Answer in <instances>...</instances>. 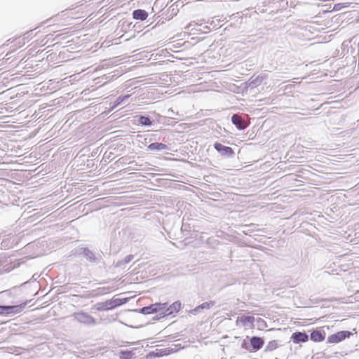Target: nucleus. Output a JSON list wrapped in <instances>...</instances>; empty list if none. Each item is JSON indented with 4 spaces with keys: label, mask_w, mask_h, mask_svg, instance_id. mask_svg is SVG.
<instances>
[{
    "label": "nucleus",
    "mask_w": 359,
    "mask_h": 359,
    "mask_svg": "<svg viewBox=\"0 0 359 359\" xmlns=\"http://www.w3.org/2000/svg\"><path fill=\"white\" fill-rule=\"evenodd\" d=\"M27 302L17 305H0V316H13L21 313L27 305Z\"/></svg>",
    "instance_id": "3"
},
{
    "label": "nucleus",
    "mask_w": 359,
    "mask_h": 359,
    "mask_svg": "<svg viewBox=\"0 0 359 359\" xmlns=\"http://www.w3.org/2000/svg\"><path fill=\"white\" fill-rule=\"evenodd\" d=\"M73 316L78 322L86 325H95L97 323L96 319L86 312L74 313Z\"/></svg>",
    "instance_id": "8"
},
{
    "label": "nucleus",
    "mask_w": 359,
    "mask_h": 359,
    "mask_svg": "<svg viewBox=\"0 0 359 359\" xmlns=\"http://www.w3.org/2000/svg\"><path fill=\"white\" fill-rule=\"evenodd\" d=\"M353 334L351 331L348 330H341L337 332L336 333L332 334L328 336L327 339V343L329 344H337L346 339L349 338L351 336H353Z\"/></svg>",
    "instance_id": "7"
},
{
    "label": "nucleus",
    "mask_w": 359,
    "mask_h": 359,
    "mask_svg": "<svg viewBox=\"0 0 359 359\" xmlns=\"http://www.w3.org/2000/svg\"><path fill=\"white\" fill-rule=\"evenodd\" d=\"M112 304L113 306H114V309L116 307H118L120 306H122L125 304H126L128 302V298H117V299H112Z\"/></svg>",
    "instance_id": "25"
},
{
    "label": "nucleus",
    "mask_w": 359,
    "mask_h": 359,
    "mask_svg": "<svg viewBox=\"0 0 359 359\" xmlns=\"http://www.w3.org/2000/svg\"><path fill=\"white\" fill-rule=\"evenodd\" d=\"M278 344L276 340L270 341L265 347L264 351H272L278 347Z\"/></svg>",
    "instance_id": "26"
},
{
    "label": "nucleus",
    "mask_w": 359,
    "mask_h": 359,
    "mask_svg": "<svg viewBox=\"0 0 359 359\" xmlns=\"http://www.w3.org/2000/svg\"><path fill=\"white\" fill-rule=\"evenodd\" d=\"M213 147L219 155L224 158H233L235 157L236 154L233 149L230 147L222 144L221 142H215L213 144Z\"/></svg>",
    "instance_id": "5"
},
{
    "label": "nucleus",
    "mask_w": 359,
    "mask_h": 359,
    "mask_svg": "<svg viewBox=\"0 0 359 359\" xmlns=\"http://www.w3.org/2000/svg\"><path fill=\"white\" fill-rule=\"evenodd\" d=\"M257 324H258V327L261 329L262 327H266V323L265 322L264 320H263L262 318H259L257 320Z\"/></svg>",
    "instance_id": "28"
},
{
    "label": "nucleus",
    "mask_w": 359,
    "mask_h": 359,
    "mask_svg": "<svg viewBox=\"0 0 359 359\" xmlns=\"http://www.w3.org/2000/svg\"><path fill=\"white\" fill-rule=\"evenodd\" d=\"M137 125L150 127L154 123V120L148 115H137L135 117Z\"/></svg>",
    "instance_id": "13"
},
{
    "label": "nucleus",
    "mask_w": 359,
    "mask_h": 359,
    "mask_svg": "<svg viewBox=\"0 0 359 359\" xmlns=\"http://www.w3.org/2000/svg\"><path fill=\"white\" fill-rule=\"evenodd\" d=\"M182 233L184 236L187 238H196L197 233L195 231H191L189 224H182L181 228Z\"/></svg>",
    "instance_id": "17"
},
{
    "label": "nucleus",
    "mask_w": 359,
    "mask_h": 359,
    "mask_svg": "<svg viewBox=\"0 0 359 359\" xmlns=\"http://www.w3.org/2000/svg\"><path fill=\"white\" fill-rule=\"evenodd\" d=\"M115 76H116L115 74L111 75V76H106V79H109V78H113V77H114Z\"/></svg>",
    "instance_id": "33"
},
{
    "label": "nucleus",
    "mask_w": 359,
    "mask_h": 359,
    "mask_svg": "<svg viewBox=\"0 0 359 359\" xmlns=\"http://www.w3.org/2000/svg\"><path fill=\"white\" fill-rule=\"evenodd\" d=\"M166 306V304L163 303H155L150 304L147 306H144L140 309H135L134 311L136 313H142L144 315L157 313L162 311V309H165Z\"/></svg>",
    "instance_id": "6"
},
{
    "label": "nucleus",
    "mask_w": 359,
    "mask_h": 359,
    "mask_svg": "<svg viewBox=\"0 0 359 359\" xmlns=\"http://www.w3.org/2000/svg\"><path fill=\"white\" fill-rule=\"evenodd\" d=\"M231 121L238 130H245L249 125L245 118L239 114H233L231 116Z\"/></svg>",
    "instance_id": "10"
},
{
    "label": "nucleus",
    "mask_w": 359,
    "mask_h": 359,
    "mask_svg": "<svg viewBox=\"0 0 359 359\" xmlns=\"http://www.w3.org/2000/svg\"><path fill=\"white\" fill-rule=\"evenodd\" d=\"M133 257L134 256L133 255H128L124 259H119L116 262H114V265L116 268L124 269L125 265L130 263L133 260Z\"/></svg>",
    "instance_id": "20"
},
{
    "label": "nucleus",
    "mask_w": 359,
    "mask_h": 359,
    "mask_svg": "<svg viewBox=\"0 0 359 359\" xmlns=\"http://www.w3.org/2000/svg\"><path fill=\"white\" fill-rule=\"evenodd\" d=\"M358 54H359V42H358Z\"/></svg>",
    "instance_id": "35"
},
{
    "label": "nucleus",
    "mask_w": 359,
    "mask_h": 359,
    "mask_svg": "<svg viewBox=\"0 0 359 359\" xmlns=\"http://www.w3.org/2000/svg\"><path fill=\"white\" fill-rule=\"evenodd\" d=\"M177 349L172 348H165L162 349H156L155 351H150L147 354L146 359H154L155 358H160L165 355H169L172 353H176Z\"/></svg>",
    "instance_id": "9"
},
{
    "label": "nucleus",
    "mask_w": 359,
    "mask_h": 359,
    "mask_svg": "<svg viewBox=\"0 0 359 359\" xmlns=\"http://www.w3.org/2000/svg\"><path fill=\"white\" fill-rule=\"evenodd\" d=\"M111 299L107 300L104 302L97 303L96 304V309L97 311H109L114 309Z\"/></svg>",
    "instance_id": "19"
},
{
    "label": "nucleus",
    "mask_w": 359,
    "mask_h": 359,
    "mask_svg": "<svg viewBox=\"0 0 359 359\" xmlns=\"http://www.w3.org/2000/svg\"><path fill=\"white\" fill-rule=\"evenodd\" d=\"M205 28H206V29H208V32H210V27H209L205 26Z\"/></svg>",
    "instance_id": "34"
},
{
    "label": "nucleus",
    "mask_w": 359,
    "mask_h": 359,
    "mask_svg": "<svg viewBox=\"0 0 359 359\" xmlns=\"http://www.w3.org/2000/svg\"><path fill=\"white\" fill-rule=\"evenodd\" d=\"M165 309H162L164 312V316H174L182 308V304L180 301H176L168 306V304Z\"/></svg>",
    "instance_id": "11"
},
{
    "label": "nucleus",
    "mask_w": 359,
    "mask_h": 359,
    "mask_svg": "<svg viewBox=\"0 0 359 359\" xmlns=\"http://www.w3.org/2000/svg\"><path fill=\"white\" fill-rule=\"evenodd\" d=\"M310 332V339L311 341L314 342H321L325 340V332L320 329H312L309 330Z\"/></svg>",
    "instance_id": "12"
},
{
    "label": "nucleus",
    "mask_w": 359,
    "mask_h": 359,
    "mask_svg": "<svg viewBox=\"0 0 359 359\" xmlns=\"http://www.w3.org/2000/svg\"><path fill=\"white\" fill-rule=\"evenodd\" d=\"M291 339L294 344L304 343L309 340V335L305 332H295L292 333Z\"/></svg>",
    "instance_id": "14"
},
{
    "label": "nucleus",
    "mask_w": 359,
    "mask_h": 359,
    "mask_svg": "<svg viewBox=\"0 0 359 359\" xmlns=\"http://www.w3.org/2000/svg\"><path fill=\"white\" fill-rule=\"evenodd\" d=\"M264 345V339L262 337L252 336L249 341L243 339L241 343V348L250 351L255 352L260 350Z\"/></svg>",
    "instance_id": "2"
},
{
    "label": "nucleus",
    "mask_w": 359,
    "mask_h": 359,
    "mask_svg": "<svg viewBox=\"0 0 359 359\" xmlns=\"http://www.w3.org/2000/svg\"><path fill=\"white\" fill-rule=\"evenodd\" d=\"M215 304V301H208L197 306L196 308L191 309L189 313L192 315H196L203 309H210Z\"/></svg>",
    "instance_id": "15"
},
{
    "label": "nucleus",
    "mask_w": 359,
    "mask_h": 359,
    "mask_svg": "<svg viewBox=\"0 0 359 359\" xmlns=\"http://www.w3.org/2000/svg\"><path fill=\"white\" fill-rule=\"evenodd\" d=\"M136 353H135V349H131L129 351H121L119 352V359H131L135 357Z\"/></svg>",
    "instance_id": "22"
},
{
    "label": "nucleus",
    "mask_w": 359,
    "mask_h": 359,
    "mask_svg": "<svg viewBox=\"0 0 359 359\" xmlns=\"http://www.w3.org/2000/svg\"><path fill=\"white\" fill-rule=\"evenodd\" d=\"M4 267H6V268L5 269V270H6V271H10V270H11V266H8V265H6Z\"/></svg>",
    "instance_id": "32"
},
{
    "label": "nucleus",
    "mask_w": 359,
    "mask_h": 359,
    "mask_svg": "<svg viewBox=\"0 0 359 359\" xmlns=\"http://www.w3.org/2000/svg\"><path fill=\"white\" fill-rule=\"evenodd\" d=\"M168 149V145L161 142L151 143L147 147V151H162Z\"/></svg>",
    "instance_id": "21"
},
{
    "label": "nucleus",
    "mask_w": 359,
    "mask_h": 359,
    "mask_svg": "<svg viewBox=\"0 0 359 359\" xmlns=\"http://www.w3.org/2000/svg\"><path fill=\"white\" fill-rule=\"evenodd\" d=\"M287 6V0H273L266 8H264L265 6H258L255 11L257 13H267L269 14L276 13L280 9H285Z\"/></svg>",
    "instance_id": "1"
},
{
    "label": "nucleus",
    "mask_w": 359,
    "mask_h": 359,
    "mask_svg": "<svg viewBox=\"0 0 359 359\" xmlns=\"http://www.w3.org/2000/svg\"><path fill=\"white\" fill-rule=\"evenodd\" d=\"M142 348V347H135V348H133L132 349H135V352L136 351H139V353L140 352V350Z\"/></svg>",
    "instance_id": "31"
},
{
    "label": "nucleus",
    "mask_w": 359,
    "mask_h": 359,
    "mask_svg": "<svg viewBox=\"0 0 359 359\" xmlns=\"http://www.w3.org/2000/svg\"><path fill=\"white\" fill-rule=\"evenodd\" d=\"M157 313H158L157 315H156L154 317H153V318H152L153 320H158L166 316H164L163 311H161Z\"/></svg>",
    "instance_id": "29"
},
{
    "label": "nucleus",
    "mask_w": 359,
    "mask_h": 359,
    "mask_svg": "<svg viewBox=\"0 0 359 359\" xmlns=\"http://www.w3.org/2000/svg\"><path fill=\"white\" fill-rule=\"evenodd\" d=\"M133 18L135 20L144 21L148 17V13L143 9H136L133 11Z\"/></svg>",
    "instance_id": "18"
},
{
    "label": "nucleus",
    "mask_w": 359,
    "mask_h": 359,
    "mask_svg": "<svg viewBox=\"0 0 359 359\" xmlns=\"http://www.w3.org/2000/svg\"><path fill=\"white\" fill-rule=\"evenodd\" d=\"M254 320L255 318L252 316H244L241 318V321L244 326H246L247 323H249L251 324V327H254Z\"/></svg>",
    "instance_id": "24"
},
{
    "label": "nucleus",
    "mask_w": 359,
    "mask_h": 359,
    "mask_svg": "<svg viewBox=\"0 0 359 359\" xmlns=\"http://www.w3.org/2000/svg\"><path fill=\"white\" fill-rule=\"evenodd\" d=\"M79 255H81L87 261L93 264H99L102 260V257L100 254L95 255L90 249L88 248H80L77 250Z\"/></svg>",
    "instance_id": "4"
},
{
    "label": "nucleus",
    "mask_w": 359,
    "mask_h": 359,
    "mask_svg": "<svg viewBox=\"0 0 359 359\" xmlns=\"http://www.w3.org/2000/svg\"><path fill=\"white\" fill-rule=\"evenodd\" d=\"M344 7H346V6H344L343 4H337L334 6V8L333 9L334 11H339L340 10L341 8H344Z\"/></svg>",
    "instance_id": "30"
},
{
    "label": "nucleus",
    "mask_w": 359,
    "mask_h": 359,
    "mask_svg": "<svg viewBox=\"0 0 359 359\" xmlns=\"http://www.w3.org/2000/svg\"><path fill=\"white\" fill-rule=\"evenodd\" d=\"M130 97V95H120L112 103V109H115L121 105L123 102Z\"/></svg>",
    "instance_id": "23"
},
{
    "label": "nucleus",
    "mask_w": 359,
    "mask_h": 359,
    "mask_svg": "<svg viewBox=\"0 0 359 359\" xmlns=\"http://www.w3.org/2000/svg\"><path fill=\"white\" fill-rule=\"evenodd\" d=\"M12 244L9 238H4L0 243V247L1 249H8L11 248Z\"/></svg>",
    "instance_id": "27"
},
{
    "label": "nucleus",
    "mask_w": 359,
    "mask_h": 359,
    "mask_svg": "<svg viewBox=\"0 0 359 359\" xmlns=\"http://www.w3.org/2000/svg\"><path fill=\"white\" fill-rule=\"evenodd\" d=\"M264 79H265V76H264L262 75H258L257 76H252L248 80L247 85L249 88H256L262 83L263 80Z\"/></svg>",
    "instance_id": "16"
}]
</instances>
